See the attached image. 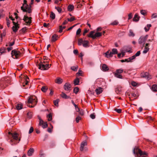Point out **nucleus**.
<instances>
[{
	"mask_svg": "<svg viewBox=\"0 0 157 157\" xmlns=\"http://www.w3.org/2000/svg\"><path fill=\"white\" fill-rule=\"evenodd\" d=\"M9 134L12 136L13 138V139H11L10 140L11 142L13 143L11 144L12 145L18 143L20 140V139L18 138V134L17 133H12L11 132H9Z\"/></svg>",
	"mask_w": 157,
	"mask_h": 157,
	"instance_id": "obj_1",
	"label": "nucleus"
},
{
	"mask_svg": "<svg viewBox=\"0 0 157 157\" xmlns=\"http://www.w3.org/2000/svg\"><path fill=\"white\" fill-rule=\"evenodd\" d=\"M27 102L29 103H31L32 104L34 105L33 106L30 105H28L29 107L33 108L34 107V105H36L37 102L36 97L35 96H31L29 97L28 98Z\"/></svg>",
	"mask_w": 157,
	"mask_h": 157,
	"instance_id": "obj_2",
	"label": "nucleus"
},
{
	"mask_svg": "<svg viewBox=\"0 0 157 157\" xmlns=\"http://www.w3.org/2000/svg\"><path fill=\"white\" fill-rule=\"evenodd\" d=\"M148 35H146L145 36H141L138 40V43L140 44H143L142 48H143L144 46L145 42L147 39Z\"/></svg>",
	"mask_w": 157,
	"mask_h": 157,
	"instance_id": "obj_3",
	"label": "nucleus"
},
{
	"mask_svg": "<svg viewBox=\"0 0 157 157\" xmlns=\"http://www.w3.org/2000/svg\"><path fill=\"white\" fill-rule=\"evenodd\" d=\"M12 56L14 59H17L21 55V53L19 51L13 50L11 51Z\"/></svg>",
	"mask_w": 157,
	"mask_h": 157,
	"instance_id": "obj_4",
	"label": "nucleus"
},
{
	"mask_svg": "<svg viewBox=\"0 0 157 157\" xmlns=\"http://www.w3.org/2000/svg\"><path fill=\"white\" fill-rule=\"evenodd\" d=\"M31 17H28L26 15H25L23 20L28 25H30L31 23Z\"/></svg>",
	"mask_w": 157,
	"mask_h": 157,
	"instance_id": "obj_5",
	"label": "nucleus"
},
{
	"mask_svg": "<svg viewBox=\"0 0 157 157\" xmlns=\"http://www.w3.org/2000/svg\"><path fill=\"white\" fill-rule=\"evenodd\" d=\"M133 153L134 155H137L138 156L139 154L141 155L142 151L137 147H136L133 149Z\"/></svg>",
	"mask_w": 157,
	"mask_h": 157,
	"instance_id": "obj_6",
	"label": "nucleus"
},
{
	"mask_svg": "<svg viewBox=\"0 0 157 157\" xmlns=\"http://www.w3.org/2000/svg\"><path fill=\"white\" fill-rule=\"evenodd\" d=\"M141 76L144 78H145L147 80H149L151 78V76L149 75L148 72H143L141 74Z\"/></svg>",
	"mask_w": 157,
	"mask_h": 157,
	"instance_id": "obj_7",
	"label": "nucleus"
},
{
	"mask_svg": "<svg viewBox=\"0 0 157 157\" xmlns=\"http://www.w3.org/2000/svg\"><path fill=\"white\" fill-rule=\"evenodd\" d=\"M13 23L14 26H13L12 27V29L13 31L14 32H17L19 28V26H18V24L17 22H15L14 21H13Z\"/></svg>",
	"mask_w": 157,
	"mask_h": 157,
	"instance_id": "obj_8",
	"label": "nucleus"
},
{
	"mask_svg": "<svg viewBox=\"0 0 157 157\" xmlns=\"http://www.w3.org/2000/svg\"><path fill=\"white\" fill-rule=\"evenodd\" d=\"M63 88L65 90L70 91L71 89V86L70 83H66L63 86Z\"/></svg>",
	"mask_w": 157,
	"mask_h": 157,
	"instance_id": "obj_9",
	"label": "nucleus"
},
{
	"mask_svg": "<svg viewBox=\"0 0 157 157\" xmlns=\"http://www.w3.org/2000/svg\"><path fill=\"white\" fill-rule=\"evenodd\" d=\"M4 80V79L3 78L0 81V86L2 89L5 88L7 86L6 80Z\"/></svg>",
	"mask_w": 157,
	"mask_h": 157,
	"instance_id": "obj_10",
	"label": "nucleus"
},
{
	"mask_svg": "<svg viewBox=\"0 0 157 157\" xmlns=\"http://www.w3.org/2000/svg\"><path fill=\"white\" fill-rule=\"evenodd\" d=\"M149 43H147L145 44V46L144 47V50L143 52V53L144 54L146 53L147 52H148L149 50Z\"/></svg>",
	"mask_w": 157,
	"mask_h": 157,
	"instance_id": "obj_11",
	"label": "nucleus"
},
{
	"mask_svg": "<svg viewBox=\"0 0 157 157\" xmlns=\"http://www.w3.org/2000/svg\"><path fill=\"white\" fill-rule=\"evenodd\" d=\"M45 62L43 61V62H41L39 64V69H41L42 70H45Z\"/></svg>",
	"mask_w": 157,
	"mask_h": 157,
	"instance_id": "obj_12",
	"label": "nucleus"
},
{
	"mask_svg": "<svg viewBox=\"0 0 157 157\" xmlns=\"http://www.w3.org/2000/svg\"><path fill=\"white\" fill-rule=\"evenodd\" d=\"M87 145V143L86 141H83L81 144L80 147V150L82 151L83 150L84 147Z\"/></svg>",
	"mask_w": 157,
	"mask_h": 157,
	"instance_id": "obj_13",
	"label": "nucleus"
},
{
	"mask_svg": "<svg viewBox=\"0 0 157 157\" xmlns=\"http://www.w3.org/2000/svg\"><path fill=\"white\" fill-rule=\"evenodd\" d=\"M55 82L56 83L60 84L63 82V79L61 78L58 77L55 80Z\"/></svg>",
	"mask_w": 157,
	"mask_h": 157,
	"instance_id": "obj_14",
	"label": "nucleus"
},
{
	"mask_svg": "<svg viewBox=\"0 0 157 157\" xmlns=\"http://www.w3.org/2000/svg\"><path fill=\"white\" fill-rule=\"evenodd\" d=\"M28 8V7L27 4L23 5L21 7V9L23 12H26Z\"/></svg>",
	"mask_w": 157,
	"mask_h": 157,
	"instance_id": "obj_15",
	"label": "nucleus"
},
{
	"mask_svg": "<svg viewBox=\"0 0 157 157\" xmlns=\"http://www.w3.org/2000/svg\"><path fill=\"white\" fill-rule=\"evenodd\" d=\"M61 96L63 98L67 99H71V97L70 96H67L65 93L62 92L61 95Z\"/></svg>",
	"mask_w": 157,
	"mask_h": 157,
	"instance_id": "obj_16",
	"label": "nucleus"
},
{
	"mask_svg": "<svg viewBox=\"0 0 157 157\" xmlns=\"http://www.w3.org/2000/svg\"><path fill=\"white\" fill-rule=\"evenodd\" d=\"M34 152V149L32 148H30V149L28 150L27 153L28 155L29 156H31L33 153Z\"/></svg>",
	"mask_w": 157,
	"mask_h": 157,
	"instance_id": "obj_17",
	"label": "nucleus"
},
{
	"mask_svg": "<svg viewBox=\"0 0 157 157\" xmlns=\"http://www.w3.org/2000/svg\"><path fill=\"white\" fill-rule=\"evenodd\" d=\"M74 7L72 5H69L67 7V10L68 11L71 12L74 9Z\"/></svg>",
	"mask_w": 157,
	"mask_h": 157,
	"instance_id": "obj_18",
	"label": "nucleus"
},
{
	"mask_svg": "<svg viewBox=\"0 0 157 157\" xmlns=\"http://www.w3.org/2000/svg\"><path fill=\"white\" fill-rule=\"evenodd\" d=\"M102 70L104 71H106L109 70V68L105 64H103L102 67Z\"/></svg>",
	"mask_w": 157,
	"mask_h": 157,
	"instance_id": "obj_19",
	"label": "nucleus"
},
{
	"mask_svg": "<svg viewBox=\"0 0 157 157\" xmlns=\"http://www.w3.org/2000/svg\"><path fill=\"white\" fill-rule=\"evenodd\" d=\"M118 53L117 51L116 48H113L112 50V51L110 52V54L113 56V55L117 54Z\"/></svg>",
	"mask_w": 157,
	"mask_h": 157,
	"instance_id": "obj_20",
	"label": "nucleus"
},
{
	"mask_svg": "<svg viewBox=\"0 0 157 157\" xmlns=\"http://www.w3.org/2000/svg\"><path fill=\"white\" fill-rule=\"evenodd\" d=\"M140 17L137 14H135L134 16L133 19V21H137L139 20Z\"/></svg>",
	"mask_w": 157,
	"mask_h": 157,
	"instance_id": "obj_21",
	"label": "nucleus"
},
{
	"mask_svg": "<svg viewBox=\"0 0 157 157\" xmlns=\"http://www.w3.org/2000/svg\"><path fill=\"white\" fill-rule=\"evenodd\" d=\"M102 89L101 87H99L95 90V92L97 94H100L102 92Z\"/></svg>",
	"mask_w": 157,
	"mask_h": 157,
	"instance_id": "obj_22",
	"label": "nucleus"
},
{
	"mask_svg": "<svg viewBox=\"0 0 157 157\" xmlns=\"http://www.w3.org/2000/svg\"><path fill=\"white\" fill-rule=\"evenodd\" d=\"M152 90L154 92H157V85H153L151 87Z\"/></svg>",
	"mask_w": 157,
	"mask_h": 157,
	"instance_id": "obj_23",
	"label": "nucleus"
},
{
	"mask_svg": "<svg viewBox=\"0 0 157 157\" xmlns=\"http://www.w3.org/2000/svg\"><path fill=\"white\" fill-rule=\"evenodd\" d=\"M105 56L107 58H110L112 57V56L110 54V52H109V51H107L105 53Z\"/></svg>",
	"mask_w": 157,
	"mask_h": 157,
	"instance_id": "obj_24",
	"label": "nucleus"
},
{
	"mask_svg": "<svg viewBox=\"0 0 157 157\" xmlns=\"http://www.w3.org/2000/svg\"><path fill=\"white\" fill-rule=\"evenodd\" d=\"M6 52V49L4 47H2L0 49V53L2 54Z\"/></svg>",
	"mask_w": 157,
	"mask_h": 157,
	"instance_id": "obj_25",
	"label": "nucleus"
},
{
	"mask_svg": "<svg viewBox=\"0 0 157 157\" xmlns=\"http://www.w3.org/2000/svg\"><path fill=\"white\" fill-rule=\"evenodd\" d=\"M57 36L54 35L52 36V41L54 42L57 40Z\"/></svg>",
	"mask_w": 157,
	"mask_h": 157,
	"instance_id": "obj_26",
	"label": "nucleus"
},
{
	"mask_svg": "<svg viewBox=\"0 0 157 157\" xmlns=\"http://www.w3.org/2000/svg\"><path fill=\"white\" fill-rule=\"evenodd\" d=\"M79 80L78 78H76L74 81V84L75 85H77L79 84Z\"/></svg>",
	"mask_w": 157,
	"mask_h": 157,
	"instance_id": "obj_27",
	"label": "nucleus"
},
{
	"mask_svg": "<svg viewBox=\"0 0 157 157\" xmlns=\"http://www.w3.org/2000/svg\"><path fill=\"white\" fill-rule=\"evenodd\" d=\"M102 33L100 32H97L94 34L95 39L96 37H99L101 36Z\"/></svg>",
	"mask_w": 157,
	"mask_h": 157,
	"instance_id": "obj_28",
	"label": "nucleus"
},
{
	"mask_svg": "<svg viewBox=\"0 0 157 157\" xmlns=\"http://www.w3.org/2000/svg\"><path fill=\"white\" fill-rule=\"evenodd\" d=\"M88 41L87 40H84L82 44L83 46L84 47H87L88 46Z\"/></svg>",
	"mask_w": 157,
	"mask_h": 157,
	"instance_id": "obj_29",
	"label": "nucleus"
},
{
	"mask_svg": "<svg viewBox=\"0 0 157 157\" xmlns=\"http://www.w3.org/2000/svg\"><path fill=\"white\" fill-rule=\"evenodd\" d=\"M94 32L93 31H91L89 34V37H92L93 39H94Z\"/></svg>",
	"mask_w": 157,
	"mask_h": 157,
	"instance_id": "obj_30",
	"label": "nucleus"
},
{
	"mask_svg": "<svg viewBox=\"0 0 157 157\" xmlns=\"http://www.w3.org/2000/svg\"><path fill=\"white\" fill-rule=\"evenodd\" d=\"M114 75H115V77H117V78H121V79L122 78V76L121 75L119 74H118L117 73H115Z\"/></svg>",
	"mask_w": 157,
	"mask_h": 157,
	"instance_id": "obj_31",
	"label": "nucleus"
},
{
	"mask_svg": "<svg viewBox=\"0 0 157 157\" xmlns=\"http://www.w3.org/2000/svg\"><path fill=\"white\" fill-rule=\"evenodd\" d=\"M22 105L21 104H18L16 106V108L17 110H20L22 109Z\"/></svg>",
	"mask_w": 157,
	"mask_h": 157,
	"instance_id": "obj_32",
	"label": "nucleus"
},
{
	"mask_svg": "<svg viewBox=\"0 0 157 157\" xmlns=\"http://www.w3.org/2000/svg\"><path fill=\"white\" fill-rule=\"evenodd\" d=\"M84 40H83L82 39H79L78 41V44L79 45H81L82 44Z\"/></svg>",
	"mask_w": 157,
	"mask_h": 157,
	"instance_id": "obj_33",
	"label": "nucleus"
},
{
	"mask_svg": "<svg viewBox=\"0 0 157 157\" xmlns=\"http://www.w3.org/2000/svg\"><path fill=\"white\" fill-rule=\"evenodd\" d=\"M78 67V66H75L71 67V69L73 71H77Z\"/></svg>",
	"mask_w": 157,
	"mask_h": 157,
	"instance_id": "obj_34",
	"label": "nucleus"
},
{
	"mask_svg": "<svg viewBox=\"0 0 157 157\" xmlns=\"http://www.w3.org/2000/svg\"><path fill=\"white\" fill-rule=\"evenodd\" d=\"M3 10H0V19L3 17L4 16V14L3 13Z\"/></svg>",
	"mask_w": 157,
	"mask_h": 157,
	"instance_id": "obj_35",
	"label": "nucleus"
},
{
	"mask_svg": "<svg viewBox=\"0 0 157 157\" xmlns=\"http://www.w3.org/2000/svg\"><path fill=\"white\" fill-rule=\"evenodd\" d=\"M50 17L52 19H54L55 17V14L52 12H51L50 15Z\"/></svg>",
	"mask_w": 157,
	"mask_h": 157,
	"instance_id": "obj_36",
	"label": "nucleus"
},
{
	"mask_svg": "<svg viewBox=\"0 0 157 157\" xmlns=\"http://www.w3.org/2000/svg\"><path fill=\"white\" fill-rule=\"evenodd\" d=\"M6 32L5 30H3V33L1 34V38L2 39V37L5 36L6 35Z\"/></svg>",
	"mask_w": 157,
	"mask_h": 157,
	"instance_id": "obj_37",
	"label": "nucleus"
},
{
	"mask_svg": "<svg viewBox=\"0 0 157 157\" xmlns=\"http://www.w3.org/2000/svg\"><path fill=\"white\" fill-rule=\"evenodd\" d=\"M123 71V70L121 69H117L116 71V72L115 73H117L118 74L121 73Z\"/></svg>",
	"mask_w": 157,
	"mask_h": 157,
	"instance_id": "obj_38",
	"label": "nucleus"
},
{
	"mask_svg": "<svg viewBox=\"0 0 157 157\" xmlns=\"http://www.w3.org/2000/svg\"><path fill=\"white\" fill-rule=\"evenodd\" d=\"M48 89V88L45 86H43L41 88V90L44 92H45Z\"/></svg>",
	"mask_w": 157,
	"mask_h": 157,
	"instance_id": "obj_39",
	"label": "nucleus"
},
{
	"mask_svg": "<svg viewBox=\"0 0 157 157\" xmlns=\"http://www.w3.org/2000/svg\"><path fill=\"white\" fill-rule=\"evenodd\" d=\"M32 6L31 5H30L29 6H28V8L27 9V11L26 12H27L29 13H31L32 12V10L31 9V8Z\"/></svg>",
	"mask_w": 157,
	"mask_h": 157,
	"instance_id": "obj_40",
	"label": "nucleus"
},
{
	"mask_svg": "<svg viewBox=\"0 0 157 157\" xmlns=\"http://www.w3.org/2000/svg\"><path fill=\"white\" fill-rule=\"evenodd\" d=\"M135 59V56H132L130 57L129 58H128L129 62H132L133 60Z\"/></svg>",
	"mask_w": 157,
	"mask_h": 157,
	"instance_id": "obj_41",
	"label": "nucleus"
},
{
	"mask_svg": "<svg viewBox=\"0 0 157 157\" xmlns=\"http://www.w3.org/2000/svg\"><path fill=\"white\" fill-rule=\"evenodd\" d=\"M47 117L48 118V121H51L52 118V114L51 113H49L47 115Z\"/></svg>",
	"mask_w": 157,
	"mask_h": 157,
	"instance_id": "obj_42",
	"label": "nucleus"
},
{
	"mask_svg": "<svg viewBox=\"0 0 157 157\" xmlns=\"http://www.w3.org/2000/svg\"><path fill=\"white\" fill-rule=\"evenodd\" d=\"M79 88L77 87H75L73 90L74 92L76 94H77Z\"/></svg>",
	"mask_w": 157,
	"mask_h": 157,
	"instance_id": "obj_43",
	"label": "nucleus"
},
{
	"mask_svg": "<svg viewBox=\"0 0 157 157\" xmlns=\"http://www.w3.org/2000/svg\"><path fill=\"white\" fill-rule=\"evenodd\" d=\"M55 9L57 10L58 12L60 13L62 11V9L59 6H56Z\"/></svg>",
	"mask_w": 157,
	"mask_h": 157,
	"instance_id": "obj_44",
	"label": "nucleus"
},
{
	"mask_svg": "<svg viewBox=\"0 0 157 157\" xmlns=\"http://www.w3.org/2000/svg\"><path fill=\"white\" fill-rule=\"evenodd\" d=\"M129 36H132L133 37L135 36V34L131 30H129Z\"/></svg>",
	"mask_w": 157,
	"mask_h": 157,
	"instance_id": "obj_45",
	"label": "nucleus"
},
{
	"mask_svg": "<svg viewBox=\"0 0 157 157\" xmlns=\"http://www.w3.org/2000/svg\"><path fill=\"white\" fill-rule=\"evenodd\" d=\"M59 101V99H57L56 100L54 101V105L56 106H58Z\"/></svg>",
	"mask_w": 157,
	"mask_h": 157,
	"instance_id": "obj_46",
	"label": "nucleus"
},
{
	"mask_svg": "<svg viewBox=\"0 0 157 157\" xmlns=\"http://www.w3.org/2000/svg\"><path fill=\"white\" fill-rule=\"evenodd\" d=\"M39 119L40 120V122L39 123V125H42V124L44 123V122L41 119L40 117H38Z\"/></svg>",
	"mask_w": 157,
	"mask_h": 157,
	"instance_id": "obj_47",
	"label": "nucleus"
},
{
	"mask_svg": "<svg viewBox=\"0 0 157 157\" xmlns=\"http://www.w3.org/2000/svg\"><path fill=\"white\" fill-rule=\"evenodd\" d=\"M45 70H47L50 67L51 65L49 64H45Z\"/></svg>",
	"mask_w": 157,
	"mask_h": 157,
	"instance_id": "obj_48",
	"label": "nucleus"
},
{
	"mask_svg": "<svg viewBox=\"0 0 157 157\" xmlns=\"http://www.w3.org/2000/svg\"><path fill=\"white\" fill-rule=\"evenodd\" d=\"M118 24V22L117 20H115L113 21L112 23H111L112 25H117Z\"/></svg>",
	"mask_w": 157,
	"mask_h": 157,
	"instance_id": "obj_49",
	"label": "nucleus"
},
{
	"mask_svg": "<svg viewBox=\"0 0 157 157\" xmlns=\"http://www.w3.org/2000/svg\"><path fill=\"white\" fill-rule=\"evenodd\" d=\"M25 85H27L29 82V78L28 77L26 76L25 77Z\"/></svg>",
	"mask_w": 157,
	"mask_h": 157,
	"instance_id": "obj_50",
	"label": "nucleus"
},
{
	"mask_svg": "<svg viewBox=\"0 0 157 157\" xmlns=\"http://www.w3.org/2000/svg\"><path fill=\"white\" fill-rule=\"evenodd\" d=\"M114 110L118 113H121L122 110L121 109H115Z\"/></svg>",
	"mask_w": 157,
	"mask_h": 157,
	"instance_id": "obj_51",
	"label": "nucleus"
},
{
	"mask_svg": "<svg viewBox=\"0 0 157 157\" xmlns=\"http://www.w3.org/2000/svg\"><path fill=\"white\" fill-rule=\"evenodd\" d=\"M82 71L80 69H79L78 70V72L77 73L76 75L79 76H82Z\"/></svg>",
	"mask_w": 157,
	"mask_h": 157,
	"instance_id": "obj_52",
	"label": "nucleus"
},
{
	"mask_svg": "<svg viewBox=\"0 0 157 157\" xmlns=\"http://www.w3.org/2000/svg\"><path fill=\"white\" fill-rule=\"evenodd\" d=\"M140 51H138L135 55H133L135 56V57L136 58V56H138L140 55Z\"/></svg>",
	"mask_w": 157,
	"mask_h": 157,
	"instance_id": "obj_53",
	"label": "nucleus"
},
{
	"mask_svg": "<svg viewBox=\"0 0 157 157\" xmlns=\"http://www.w3.org/2000/svg\"><path fill=\"white\" fill-rule=\"evenodd\" d=\"M140 13L142 15H144L146 13V12L144 10H141L140 11Z\"/></svg>",
	"mask_w": 157,
	"mask_h": 157,
	"instance_id": "obj_54",
	"label": "nucleus"
},
{
	"mask_svg": "<svg viewBox=\"0 0 157 157\" xmlns=\"http://www.w3.org/2000/svg\"><path fill=\"white\" fill-rule=\"evenodd\" d=\"M75 20V18L74 17H71L70 18L68 19V21L70 22H71Z\"/></svg>",
	"mask_w": 157,
	"mask_h": 157,
	"instance_id": "obj_55",
	"label": "nucleus"
},
{
	"mask_svg": "<svg viewBox=\"0 0 157 157\" xmlns=\"http://www.w3.org/2000/svg\"><path fill=\"white\" fill-rule=\"evenodd\" d=\"M81 119V118L79 116H78L76 118V121L77 123H78L79 121Z\"/></svg>",
	"mask_w": 157,
	"mask_h": 157,
	"instance_id": "obj_56",
	"label": "nucleus"
},
{
	"mask_svg": "<svg viewBox=\"0 0 157 157\" xmlns=\"http://www.w3.org/2000/svg\"><path fill=\"white\" fill-rule=\"evenodd\" d=\"M42 128H46L48 126L46 122L45 123L44 122V123L43 124H42Z\"/></svg>",
	"mask_w": 157,
	"mask_h": 157,
	"instance_id": "obj_57",
	"label": "nucleus"
},
{
	"mask_svg": "<svg viewBox=\"0 0 157 157\" xmlns=\"http://www.w3.org/2000/svg\"><path fill=\"white\" fill-rule=\"evenodd\" d=\"M15 43V40H14L13 42H9V46L10 47H11L13 46Z\"/></svg>",
	"mask_w": 157,
	"mask_h": 157,
	"instance_id": "obj_58",
	"label": "nucleus"
},
{
	"mask_svg": "<svg viewBox=\"0 0 157 157\" xmlns=\"http://www.w3.org/2000/svg\"><path fill=\"white\" fill-rule=\"evenodd\" d=\"M157 17V14L156 13H153L151 16L152 18H156Z\"/></svg>",
	"mask_w": 157,
	"mask_h": 157,
	"instance_id": "obj_59",
	"label": "nucleus"
},
{
	"mask_svg": "<svg viewBox=\"0 0 157 157\" xmlns=\"http://www.w3.org/2000/svg\"><path fill=\"white\" fill-rule=\"evenodd\" d=\"M80 115L81 116H83L84 114V111L83 109H81L79 113Z\"/></svg>",
	"mask_w": 157,
	"mask_h": 157,
	"instance_id": "obj_60",
	"label": "nucleus"
},
{
	"mask_svg": "<svg viewBox=\"0 0 157 157\" xmlns=\"http://www.w3.org/2000/svg\"><path fill=\"white\" fill-rule=\"evenodd\" d=\"M90 117L92 119H94L95 117V116L94 113L91 114L90 115Z\"/></svg>",
	"mask_w": 157,
	"mask_h": 157,
	"instance_id": "obj_61",
	"label": "nucleus"
},
{
	"mask_svg": "<svg viewBox=\"0 0 157 157\" xmlns=\"http://www.w3.org/2000/svg\"><path fill=\"white\" fill-rule=\"evenodd\" d=\"M81 32V29L79 28L76 31V35H79Z\"/></svg>",
	"mask_w": 157,
	"mask_h": 157,
	"instance_id": "obj_62",
	"label": "nucleus"
},
{
	"mask_svg": "<svg viewBox=\"0 0 157 157\" xmlns=\"http://www.w3.org/2000/svg\"><path fill=\"white\" fill-rule=\"evenodd\" d=\"M33 127H31L30 128V129L29 130V133L30 134V133H32L33 132Z\"/></svg>",
	"mask_w": 157,
	"mask_h": 157,
	"instance_id": "obj_63",
	"label": "nucleus"
},
{
	"mask_svg": "<svg viewBox=\"0 0 157 157\" xmlns=\"http://www.w3.org/2000/svg\"><path fill=\"white\" fill-rule=\"evenodd\" d=\"M131 84L132 86H135L137 85V83L134 82H132Z\"/></svg>",
	"mask_w": 157,
	"mask_h": 157,
	"instance_id": "obj_64",
	"label": "nucleus"
}]
</instances>
